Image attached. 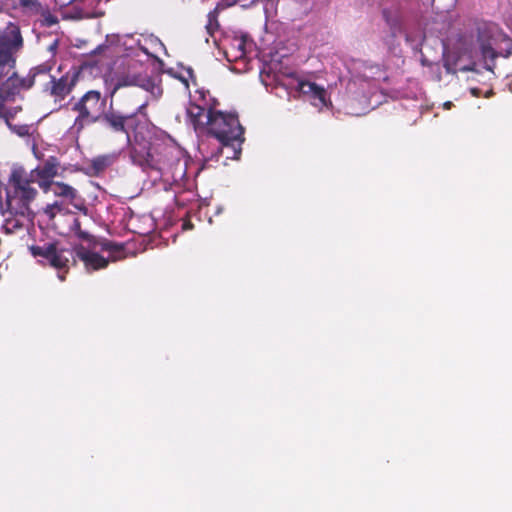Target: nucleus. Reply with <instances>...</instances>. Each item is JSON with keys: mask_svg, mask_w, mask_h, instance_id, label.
<instances>
[{"mask_svg": "<svg viewBox=\"0 0 512 512\" xmlns=\"http://www.w3.org/2000/svg\"><path fill=\"white\" fill-rule=\"evenodd\" d=\"M33 154L37 159H42V154L38 151V149L34 146L33 147Z\"/></svg>", "mask_w": 512, "mask_h": 512, "instance_id": "obj_30", "label": "nucleus"}, {"mask_svg": "<svg viewBox=\"0 0 512 512\" xmlns=\"http://www.w3.org/2000/svg\"><path fill=\"white\" fill-rule=\"evenodd\" d=\"M7 84H8V85H12V86H16V85H18V84H21V85H22V87H24V88H26V89H27V88H29V87H31V86H32V81H31V80H29V81H28V83H26V81H25V80H19V79H17V78H9V80H8V83H7Z\"/></svg>", "mask_w": 512, "mask_h": 512, "instance_id": "obj_23", "label": "nucleus"}, {"mask_svg": "<svg viewBox=\"0 0 512 512\" xmlns=\"http://www.w3.org/2000/svg\"><path fill=\"white\" fill-rule=\"evenodd\" d=\"M6 211H3L5 215L8 213V216L5 217L4 223L2 225V229L6 234L16 233L18 230H22L28 222L32 219V209L31 203H28V211L25 213H20L18 210H15L9 204V187L7 188L6 194Z\"/></svg>", "mask_w": 512, "mask_h": 512, "instance_id": "obj_9", "label": "nucleus"}, {"mask_svg": "<svg viewBox=\"0 0 512 512\" xmlns=\"http://www.w3.org/2000/svg\"><path fill=\"white\" fill-rule=\"evenodd\" d=\"M115 160L113 155H103L92 160V166L96 172H101L110 166Z\"/></svg>", "mask_w": 512, "mask_h": 512, "instance_id": "obj_17", "label": "nucleus"}, {"mask_svg": "<svg viewBox=\"0 0 512 512\" xmlns=\"http://www.w3.org/2000/svg\"><path fill=\"white\" fill-rule=\"evenodd\" d=\"M8 127L10 128V130L13 133H15V134H17L18 136H21V137L27 136L30 133V126L26 125V124L13 125L11 123H8Z\"/></svg>", "mask_w": 512, "mask_h": 512, "instance_id": "obj_19", "label": "nucleus"}, {"mask_svg": "<svg viewBox=\"0 0 512 512\" xmlns=\"http://www.w3.org/2000/svg\"><path fill=\"white\" fill-rule=\"evenodd\" d=\"M59 163L55 157H49L43 164L27 172L23 167H14L9 176V204L20 213L28 211L38 192L31 186L37 183L42 190L52 184L58 174Z\"/></svg>", "mask_w": 512, "mask_h": 512, "instance_id": "obj_3", "label": "nucleus"}, {"mask_svg": "<svg viewBox=\"0 0 512 512\" xmlns=\"http://www.w3.org/2000/svg\"><path fill=\"white\" fill-rule=\"evenodd\" d=\"M60 213V211H58L57 209H55L53 207V205L51 204H48L45 208H44V214L49 218V219H53L56 214Z\"/></svg>", "mask_w": 512, "mask_h": 512, "instance_id": "obj_24", "label": "nucleus"}, {"mask_svg": "<svg viewBox=\"0 0 512 512\" xmlns=\"http://www.w3.org/2000/svg\"><path fill=\"white\" fill-rule=\"evenodd\" d=\"M71 229L79 237L80 243L75 248L77 258L83 262L87 271L105 268L110 261L121 258V249L110 242L100 241L80 230L79 221L74 218Z\"/></svg>", "mask_w": 512, "mask_h": 512, "instance_id": "obj_4", "label": "nucleus"}, {"mask_svg": "<svg viewBox=\"0 0 512 512\" xmlns=\"http://www.w3.org/2000/svg\"><path fill=\"white\" fill-rule=\"evenodd\" d=\"M74 109L79 113L74 126L77 129L97 122L106 111V98L96 90L86 92L75 104Z\"/></svg>", "mask_w": 512, "mask_h": 512, "instance_id": "obj_6", "label": "nucleus"}, {"mask_svg": "<svg viewBox=\"0 0 512 512\" xmlns=\"http://www.w3.org/2000/svg\"><path fill=\"white\" fill-rule=\"evenodd\" d=\"M58 278H59L61 281H63V280H64V275H63L62 273H59V274H58Z\"/></svg>", "mask_w": 512, "mask_h": 512, "instance_id": "obj_34", "label": "nucleus"}, {"mask_svg": "<svg viewBox=\"0 0 512 512\" xmlns=\"http://www.w3.org/2000/svg\"><path fill=\"white\" fill-rule=\"evenodd\" d=\"M221 145H222V147H221V153H222L223 155H225V157H226L227 159H238V158H239V156H240L241 152H240L239 154H237L236 156H234V157H233V156H232V150H231V149H229V150L224 149V145H223V144H221Z\"/></svg>", "mask_w": 512, "mask_h": 512, "instance_id": "obj_26", "label": "nucleus"}, {"mask_svg": "<svg viewBox=\"0 0 512 512\" xmlns=\"http://www.w3.org/2000/svg\"><path fill=\"white\" fill-rule=\"evenodd\" d=\"M51 70V66L49 64H42L32 69V76L35 77L39 74H46Z\"/></svg>", "mask_w": 512, "mask_h": 512, "instance_id": "obj_22", "label": "nucleus"}, {"mask_svg": "<svg viewBox=\"0 0 512 512\" xmlns=\"http://www.w3.org/2000/svg\"><path fill=\"white\" fill-rule=\"evenodd\" d=\"M479 92L480 90L478 88H472L471 89V93L474 95V96H479Z\"/></svg>", "mask_w": 512, "mask_h": 512, "instance_id": "obj_33", "label": "nucleus"}, {"mask_svg": "<svg viewBox=\"0 0 512 512\" xmlns=\"http://www.w3.org/2000/svg\"><path fill=\"white\" fill-rule=\"evenodd\" d=\"M106 41L124 51L127 56H139L141 52V36L134 35H107Z\"/></svg>", "mask_w": 512, "mask_h": 512, "instance_id": "obj_13", "label": "nucleus"}, {"mask_svg": "<svg viewBox=\"0 0 512 512\" xmlns=\"http://www.w3.org/2000/svg\"><path fill=\"white\" fill-rule=\"evenodd\" d=\"M251 42L245 36L232 38L224 49L225 56L229 62H237L248 58V49Z\"/></svg>", "mask_w": 512, "mask_h": 512, "instance_id": "obj_12", "label": "nucleus"}, {"mask_svg": "<svg viewBox=\"0 0 512 512\" xmlns=\"http://www.w3.org/2000/svg\"><path fill=\"white\" fill-rule=\"evenodd\" d=\"M57 44H58V42H57V41H54V42H53V44H51V45H50L49 50H50L51 52H54V51H55V49H56V47H57Z\"/></svg>", "mask_w": 512, "mask_h": 512, "instance_id": "obj_31", "label": "nucleus"}, {"mask_svg": "<svg viewBox=\"0 0 512 512\" xmlns=\"http://www.w3.org/2000/svg\"><path fill=\"white\" fill-rule=\"evenodd\" d=\"M186 116L196 133L214 136L224 149L232 150L233 157L241 152L243 128L234 114L190 104L186 108Z\"/></svg>", "mask_w": 512, "mask_h": 512, "instance_id": "obj_2", "label": "nucleus"}, {"mask_svg": "<svg viewBox=\"0 0 512 512\" xmlns=\"http://www.w3.org/2000/svg\"><path fill=\"white\" fill-rule=\"evenodd\" d=\"M74 0H56V2L60 5V6H66V5H69L73 2Z\"/></svg>", "mask_w": 512, "mask_h": 512, "instance_id": "obj_29", "label": "nucleus"}, {"mask_svg": "<svg viewBox=\"0 0 512 512\" xmlns=\"http://www.w3.org/2000/svg\"><path fill=\"white\" fill-rule=\"evenodd\" d=\"M8 98V94H5L3 89L0 88V117L8 121V113L4 110V103Z\"/></svg>", "mask_w": 512, "mask_h": 512, "instance_id": "obj_21", "label": "nucleus"}, {"mask_svg": "<svg viewBox=\"0 0 512 512\" xmlns=\"http://www.w3.org/2000/svg\"><path fill=\"white\" fill-rule=\"evenodd\" d=\"M382 17L393 35L401 30L402 15L399 5L394 4L382 9Z\"/></svg>", "mask_w": 512, "mask_h": 512, "instance_id": "obj_15", "label": "nucleus"}, {"mask_svg": "<svg viewBox=\"0 0 512 512\" xmlns=\"http://www.w3.org/2000/svg\"><path fill=\"white\" fill-rule=\"evenodd\" d=\"M31 254L42 263H48L52 267L61 269L67 266L71 253L66 250H58L54 244L32 245L29 247Z\"/></svg>", "mask_w": 512, "mask_h": 512, "instance_id": "obj_8", "label": "nucleus"}, {"mask_svg": "<svg viewBox=\"0 0 512 512\" xmlns=\"http://www.w3.org/2000/svg\"><path fill=\"white\" fill-rule=\"evenodd\" d=\"M4 110L8 113V121L5 119L6 123H10V119L14 117V115L17 113L18 109L17 108H5L4 107Z\"/></svg>", "mask_w": 512, "mask_h": 512, "instance_id": "obj_27", "label": "nucleus"}, {"mask_svg": "<svg viewBox=\"0 0 512 512\" xmlns=\"http://www.w3.org/2000/svg\"><path fill=\"white\" fill-rule=\"evenodd\" d=\"M263 10L266 19L273 18L276 14V1L275 0H263Z\"/></svg>", "mask_w": 512, "mask_h": 512, "instance_id": "obj_18", "label": "nucleus"}, {"mask_svg": "<svg viewBox=\"0 0 512 512\" xmlns=\"http://www.w3.org/2000/svg\"><path fill=\"white\" fill-rule=\"evenodd\" d=\"M63 201V199L61 201H55L51 205H53V207L58 211L62 212L64 210Z\"/></svg>", "mask_w": 512, "mask_h": 512, "instance_id": "obj_28", "label": "nucleus"}, {"mask_svg": "<svg viewBox=\"0 0 512 512\" xmlns=\"http://www.w3.org/2000/svg\"><path fill=\"white\" fill-rule=\"evenodd\" d=\"M51 94L55 97L64 98L69 94L76 83V74L67 72L58 80L51 77Z\"/></svg>", "mask_w": 512, "mask_h": 512, "instance_id": "obj_14", "label": "nucleus"}, {"mask_svg": "<svg viewBox=\"0 0 512 512\" xmlns=\"http://www.w3.org/2000/svg\"><path fill=\"white\" fill-rule=\"evenodd\" d=\"M494 32L495 27L488 24H481L477 27V42L485 58L495 59L497 57V53L493 47Z\"/></svg>", "mask_w": 512, "mask_h": 512, "instance_id": "obj_11", "label": "nucleus"}, {"mask_svg": "<svg viewBox=\"0 0 512 512\" xmlns=\"http://www.w3.org/2000/svg\"><path fill=\"white\" fill-rule=\"evenodd\" d=\"M132 85L139 86L142 89L150 92L154 98H159L162 95V88L158 78H152L146 74H142L136 69L133 63H129L128 70L117 78L112 94L121 87Z\"/></svg>", "mask_w": 512, "mask_h": 512, "instance_id": "obj_7", "label": "nucleus"}, {"mask_svg": "<svg viewBox=\"0 0 512 512\" xmlns=\"http://www.w3.org/2000/svg\"><path fill=\"white\" fill-rule=\"evenodd\" d=\"M445 109H450L453 106V103L451 101H447L443 104Z\"/></svg>", "mask_w": 512, "mask_h": 512, "instance_id": "obj_32", "label": "nucleus"}, {"mask_svg": "<svg viewBox=\"0 0 512 512\" xmlns=\"http://www.w3.org/2000/svg\"><path fill=\"white\" fill-rule=\"evenodd\" d=\"M146 104L138 107L137 114L122 115L110 110L100 118L105 128L123 133L131 146V160L143 170L155 171L165 185L181 183L187 175L188 158L184 151L175 145L150 143L147 119L142 114Z\"/></svg>", "mask_w": 512, "mask_h": 512, "instance_id": "obj_1", "label": "nucleus"}, {"mask_svg": "<svg viewBox=\"0 0 512 512\" xmlns=\"http://www.w3.org/2000/svg\"><path fill=\"white\" fill-rule=\"evenodd\" d=\"M170 73L179 78L181 80V82H183L185 84L186 87H188V81L189 79H191L193 77V72L190 68H187L185 69L181 74L179 75H176V74H173L172 70L170 71Z\"/></svg>", "mask_w": 512, "mask_h": 512, "instance_id": "obj_20", "label": "nucleus"}, {"mask_svg": "<svg viewBox=\"0 0 512 512\" xmlns=\"http://www.w3.org/2000/svg\"><path fill=\"white\" fill-rule=\"evenodd\" d=\"M19 3L23 7H27L30 9H37L39 6V3L37 0H19Z\"/></svg>", "mask_w": 512, "mask_h": 512, "instance_id": "obj_25", "label": "nucleus"}, {"mask_svg": "<svg viewBox=\"0 0 512 512\" xmlns=\"http://www.w3.org/2000/svg\"><path fill=\"white\" fill-rule=\"evenodd\" d=\"M162 50H164V45L157 37L141 35V53L147 57L157 58Z\"/></svg>", "mask_w": 512, "mask_h": 512, "instance_id": "obj_16", "label": "nucleus"}, {"mask_svg": "<svg viewBox=\"0 0 512 512\" xmlns=\"http://www.w3.org/2000/svg\"><path fill=\"white\" fill-rule=\"evenodd\" d=\"M261 77L265 85L275 82L276 85L289 86L291 89L298 91L319 111L328 108L330 105V98L326 89L314 82L290 77L285 78L283 75L276 73L270 65L263 68Z\"/></svg>", "mask_w": 512, "mask_h": 512, "instance_id": "obj_5", "label": "nucleus"}, {"mask_svg": "<svg viewBox=\"0 0 512 512\" xmlns=\"http://www.w3.org/2000/svg\"><path fill=\"white\" fill-rule=\"evenodd\" d=\"M43 192L52 193L54 196L63 199L77 209H80L83 206V199L78 195L77 190L63 182L54 181L52 184L47 186Z\"/></svg>", "mask_w": 512, "mask_h": 512, "instance_id": "obj_10", "label": "nucleus"}]
</instances>
